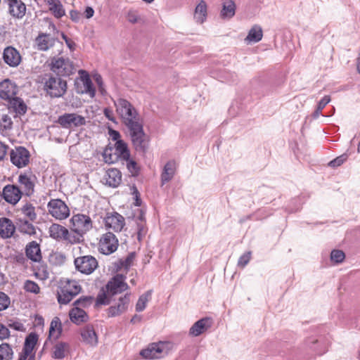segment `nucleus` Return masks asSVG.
I'll list each match as a JSON object with an SVG mask.
<instances>
[{
  "mask_svg": "<svg viewBox=\"0 0 360 360\" xmlns=\"http://www.w3.org/2000/svg\"><path fill=\"white\" fill-rule=\"evenodd\" d=\"M114 104L127 128L143 122L136 108L127 100L119 98L114 101Z\"/></svg>",
  "mask_w": 360,
  "mask_h": 360,
  "instance_id": "1",
  "label": "nucleus"
},
{
  "mask_svg": "<svg viewBox=\"0 0 360 360\" xmlns=\"http://www.w3.org/2000/svg\"><path fill=\"white\" fill-rule=\"evenodd\" d=\"M132 145L139 153L145 155L149 148L150 137L143 129V122L127 128Z\"/></svg>",
  "mask_w": 360,
  "mask_h": 360,
  "instance_id": "2",
  "label": "nucleus"
},
{
  "mask_svg": "<svg viewBox=\"0 0 360 360\" xmlns=\"http://www.w3.org/2000/svg\"><path fill=\"white\" fill-rule=\"evenodd\" d=\"M68 89L67 82L52 74H46L44 77V90L52 98L63 97Z\"/></svg>",
  "mask_w": 360,
  "mask_h": 360,
  "instance_id": "3",
  "label": "nucleus"
},
{
  "mask_svg": "<svg viewBox=\"0 0 360 360\" xmlns=\"http://www.w3.org/2000/svg\"><path fill=\"white\" fill-rule=\"evenodd\" d=\"M50 70L58 77H69L76 69L72 61L68 58L53 57L50 60Z\"/></svg>",
  "mask_w": 360,
  "mask_h": 360,
  "instance_id": "4",
  "label": "nucleus"
},
{
  "mask_svg": "<svg viewBox=\"0 0 360 360\" xmlns=\"http://www.w3.org/2000/svg\"><path fill=\"white\" fill-rule=\"evenodd\" d=\"M71 230L79 234H85L92 228V221L89 216L84 214H74L70 219Z\"/></svg>",
  "mask_w": 360,
  "mask_h": 360,
  "instance_id": "5",
  "label": "nucleus"
},
{
  "mask_svg": "<svg viewBox=\"0 0 360 360\" xmlns=\"http://www.w3.org/2000/svg\"><path fill=\"white\" fill-rule=\"evenodd\" d=\"M56 123L64 129H72L86 125L84 117L77 113H64L58 117Z\"/></svg>",
  "mask_w": 360,
  "mask_h": 360,
  "instance_id": "6",
  "label": "nucleus"
},
{
  "mask_svg": "<svg viewBox=\"0 0 360 360\" xmlns=\"http://www.w3.org/2000/svg\"><path fill=\"white\" fill-rule=\"evenodd\" d=\"M47 207L49 214L56 219H65L70 215L68 207L60 199H51L48 202Z\"/></svg>",
  "mask_w": 360,
  "mask_h": 360,
  "instance_id": "7",
  "label": "nucleus"
},
{
  "mask_svg": "<svg viewBox=\"0 0 360 360\" xmlns=\"http://www.w3.org/2000/svg\"><path fill=\"white\" fill-rule=\"evenodd\" d=\"M119 245L118 239L111 232L103 234L98 243V250L101 253L109 255L115 252Z\"/></svg>",
  "mask_w": 360,
  "mask_h": 360,
  "instance_id": "8",
  "label": "nucleus"
},
{
  "mask_svg": "<svg viewBox=\"0 0 360 360\" xmlns=\"http://www.w3.org/2000/svg\"><path fill=\"white\" fill-rule=\"evenodd\" d=\"M30 158V151L24 146H16L10 152L11 162L18 168L26 167Z\"/></svg>",
  "mask_w": 360,
  "mask_h": 360,
  "instance_id": "9",
  "label": "nucleus"
},
{
  "mask_svg": "<svg viewBox=\"0 0 360 360\" xmlns=\"http://www.w3.org/2000/svg\"><path fill=\"white\" fill-rule=\"evenodd\" d=\"M126 276L117 274L114 276L105 285L108 292L112 297L120 294L129 289L128 284L125 282Z\"/></svg>",
  "mask_w": 360,
  "mask_h": 360,
  "instance_id": "10",
  "label": "nucleus"
},
{
  "mask_svg": "<svg viewBox=\"0 0 360 360\" xmlns=\"http://www.w3.org/2000/svg\"><path fill=\"white\" fill-rule=\"evenodd\" d=\"M75 268L82 274H90L98 266V262L91 255L79 257L74 261Z\"/></svg>",
  "mask_w": 360,
  "mask_h": 360,
  "instance_id": "11",
  "label": "nucleus"
},
{
  "mask_svg": "<svg viewBox=\"0 0 360 360\" xmlns=\"http://www.w3.org/2000/svg\"><path fill=\"white\" fill-rule=\"evenodd\" d=\"M167 345L164 342L152 343L146 349H142L140 355L146 359H160L167 354L165 351Z\"/></svg>",
  "mask_w": 360,
  "mask_h": 360,
  "instance_id": "12",
  "label": "nucleus"
},
{
  "mask_svg": "<svg viewBox=\"0 0 360 360\" xmlns=\"http://www.w3.org/2000/svg\"><path fill=\"white\" fill-rule=\"evenodd\" d=\"M131 293H126L123 296L120 297L118 302L111 305L108 309L107 313L108 317H115L124 313L129 307L130 302Z\"/></svg>",
  "mask_w": 360,
  "mask_h": 360,
  "instance_id": "13",
  "label": "nucleus"
},
{
  "mask_svg": "<svg viewBox=\"0 0 360 360\" xmlns=\"http://www.w3.org/2000/svg\"><path fill=\"white\" fill-rule=\"evenodd\" d=\"M22 195L21 190L14 184H8L2 190L3 199L11 205H16Z\"/></svg>",
  "mask_w": 360,
  "mask_h": 360,
  "instance_id": "14",
  "label": "nucleus"
},
{
  "mask_svg": "<svg viewBox=\"0 0 360 360\" xmlns=\"http://www.w3.org/2000/svg\"><path fill=\"white\" fill-rule=\"evenodd\" d=\"M105 225L115 231H121L125 223L124 218L117 212L108 214L105 218Z\"/></svg>",
  "mask_w": 360,
  "mask_h": 360,
  "instance_id": "15",
  "label": "nucleus"
},
{
  "mask_svg": "<svg viewBox=\"0 0 360 360\" xmlns=\"http://www.w3.org/2000/svg\"><path fill=\"white\" fill-rule=\"evenodd\" d=\"M82 340L91 347H96L98 344V336L93 326L88 324L81 329Z\"/></svg>",
  "mask_w": 360,
  "mask_h": 360,
  "instance_id": "16",
  "label": "nucleus"
},
{
  "mask_svg": "<svg viewBox=\"0 0 360 360\" xmlns=\"http://www.w3.org/2000/svg\"><path fill=\"white\" fill-rule=\"evenodd\" d=\"M122 181V174L120 170L111 168L106 171L103 182L112 188L117 187Z\"/></svg>",
  "mask_w": 360,
  "mask_h": 360,
  "instance_id": "17",
  "label": "nucleus"
},
{
  "mask_svg": "<svg viewBox=\"0 0 360 360\" xmlns=\"http://www.w3.org/2000/svg\"><path fill=\"white\" fill-rule=\"evenodd\" d=\"M4 62L11 67H16L21 60V56L19 52L12 46L6 47L3 53Z\"/></svg>",
  "mask_w": 360,
  "mask_h": 360,
  "instance_id": "18",
  "label": "nucleus"
},
{
  "mask_svg": "<svg viewBox=\"0 0 360 360\" xmlns=\"http://www.w3.org/2000/svg\"><path fill=\"white\" fill-rule=\"evenodd\" d=\"M16 94V86L9 79H5L0 82V98L10 101Z\"/></svg>",
  "mask_w": 360,
  "mask_h": 360,
  "instance_id": "19",
  "label": "nucleus"
},
{
  "mask_svg": "<svg viewBox=\"0 0 360 360\" xmlns=\"http://www.w3.org/2000/svg\"><path fill=\"white\" fill-rule=\"evenodd\" d=\"M56 39L49 34L39 33L35 39L37 48L39 51H46L54 46Z\"/></svg>",
  "mask_w": 360,
  "mask_h": 360,
  "instance_id": "20",
  "label": "nucleus"
},
{
  "mask_svg": "<svg viewBox=\"0 0 360 360\" xmlns=\"http://www.w3.org/2000/svg\"><path fill=\"white\" fill-rule=\"evenodd\" d=\"M211 320L210 318H202L197 321L190 328L189 335L197 337L205 332L211 327Z\"/></svg>",
  "mask_w": 360,
  "mask_h": 360,
  "instance_id": "21",
  "label": "nucleus"
},
{
  "mask_svg": "<svg viewBox=\"0 0 360 360\" xmlns=\"http://www.w3.org/2000/svg\"><path fill=\"white\" fill-rule=\"evenodd\" d=\"M15 231V226L13 221L6 217L0 218V237L10 238Z\"/></svg>",
  "mask_w": 360,
  "mask_h": 360,
  "instance_id": "22",
  "label": "nucleus"
},
{
  "mask_svg": "<svg viewBox=\"0 0 360 360\" xmlns=\"http://www.w3.org/2000/svg\"><path fill=\"white\" fill-rule=\"evenodd\" d=\"M9 13L14 18L21 19L26 12V6L21 0H14L8 4Z\"/></svg>",
  "mask_w": 360,
  "mask_h": 360,
  "instance_id": "23",
  "label": "nucleus"
},
{
  "mask_svg": "<svg viewBox=\"0 0 360 360\" xmlns=\"http://www.w3.org/2000/svg\"><path fill=\"white\" fill-rule=\"evenodd\" d=\"M25 254L34 262H39L42 258L40 245L36 241H32L26 245Z\"/></svg>",
  "mask_w": 360,
  "mask_h": 360,
  "instance_id": "24",
  "label": "nucleus"
},
{
  "mask_svg": "<svg viewBox=\"0 0 360 360\" xmlns=\"http://www.w3.org/2000/svg\"><path fill=\"white\" fill-rule=\"evenodd\" d=\"M176 170V163L174 160L168 161L164 166L162 172L161 174V184L162 185L171 181L174 174Z\"/></svg>",
  "mask_w": 360,
  "mask_h": 360,
  "instance_id": "25",
  "label": "nucleus"
},
{
  "mask_svg": "<svg viewBox=\"0 0 360 360\" xmlns=\"http://www.w3.org/2000/svg\"><path fill=\"white\" fill-rule=\"evenodd\" d=\"M79 73L81 75V80L83 82L84 90L82 93L88 94L91 98L95 96L96 90L94 87L93 82L89 77L88 72L85 70H80Z\"/></svg>",
  "mask_w": 360,
  "mask_h": 360,
  "instance_id": "26",
  "label": "nucleus"
},
{
  "mask_svg": "<svg viewBox=\"0 0 360 360\" xmlns=\"http://www.w3.org/2000/svg\"><path fill=\"white\" fill-rule=\"evenodd\" d=\"M71 321L77 325L86 322L88 319V315L84 310L78 307L72 309L69 312Z\"/></svg>",
  "mask_w": 360,
  "mask_h": 360,
  "instance_id": "27",
  "label": "nucleus"
},
{
  "mask_svg": "<svg viewBox=\"0 0 360 360\" xmlns=\"http://www.w3.org/2000/svg\"><path fill=\"white\" fill-rule=\"evenodd\" d=\"M8 107L20 115H25L27 110V107L23 100L16 96L8 101Z\"/></svg>",
  "mask_w": 360,
  "mask_h": 360,
  "instance_id": "28",
  "label": "nucleus"
},
{
  "mask_svg": "<svg viewBox=\"0 0 360 360\" xmlns=\"http://www.w3.org/2000/svg\"><path fill=\"white\" fill-rule=\"evenodd\" d=\"M50 236L56 240H63L68 234V229L62 225L53 224L49 229Z\"/></svg>",
  "mask_w": 360,
  "mask_h": 360,
  "instance_id": "29",
  "label": "nucleus"
},
{
  "mask_svg": "<svg viewBox=\"0 0 360 360\" xmlns=\"http://www.w3.org/2000/svg\"><path fill=\"white\" fill-rule=\"evenodd\" d=\"M49 6V11L55 18H60L65 15V9L60 0H44Z\"/></svg>",
  "mask_w": 360,
  "mask_h": 360,
  "instance_id": "30",
  "label": "nucleus"
},
{
  "mask_svg": "<svg viewBox=\"0 0 360 360\" xmlns=\"http://www.w3.org/2000/svg\"><path fill=\"white\" fill-rule=\"evenodd\" d=\"M207 14V4L205 1L201 0L196 6L194 12V19L198 23H203Z\"/></svg>",
  "mask_w": 360,
  "mask_h": 360,
  "instance_id": "31",
  "label": "nucleus"
},
{
  "mask_svg": "<svg viewBox=\"0 0 360 360\" xmlns=\"http://www.w3.org/2000/svg\"><path fill=\"white\" fill-rule=\"evenodd\" d=\"M236 13V4L232 0H226L222 5L220 15L222 18H231Z\"/></svg>",
  "mask_w": 360,
  "mask_h": 360,
  "instance_id": "32",
  "label": "nucleus"
},
{
  "mask_svg": "<svg viewBox=\"0 0 360 360\" xmlns=\"http://www.w3.org/2000/svg\"><path fill=\"white\" fill-rule=\"evenodd\" d=\"M61 333L62 326L60 320L58 317H55L51 322L49 338H53L56 340L60 336Z\"/></svg>",
  "mask_w": 360,
  "mask_h": 360,
  "instance_id": "33",
  "label": "nucleus"
},
{
  "mask_svg": "<svg viewBox=\"0 0 360 360\" xmlns=\"http://www.w3.org/2000/svg\"><path fill=\"white\" fill-rule=\"evenodd\" d=\"M263 36L262 29L259 25H255L250 30L248 36L245 38V41L249 42H258L262 40Z\"/></svg>",
  "mask_w": 360,
  "mask_h": 360,
  "instance_id": "34",
  "label": "nucleus"
},
{
  "mask_svg": "<svg viewBox=\"0 0 360 360\" xmlns=\"http://www.w3.org/2000/svg\"><path fill=\"white\" fill-rule=\"evenodd\" d=\"M115 150L118 157H120L122 159L127 160L130 158V152L128 146L123 140L116 141Z\"/></svg>",
  "mask_w": 360,
  "mask_h": 360,
  "instance_id": "35",
  "label": "nucleus"
},
{
  "mask_svg": "<svg viewBox=\"0 0 360 360\" xmlns=\"http://www.w3.org/2000/svg\"><path fill=\"white\" fill-rule=\"evenodd\" d=\"M69 345L64 342H60L53 347L52 357L56 359H63L66 356V350Z\"/></svg>",
  "mask_w": 360,
  "mask_h": 360,
  "instance_id": "36",
  "label": "nucleus"
},
{
  "mask_svg": "<svg viewBox=\"0 0 360 360\" xmlns=\"http://www.w3.org/2000/svg\"><path fill=\"white\" fill-rule=\"evenodd\" d=\"M38 341V335L36 333H30L25 338L23 351L30 354L33 353L32 351Z\"/></svg>",
  "mask_w": 360,
  "mask_h": 360,
  "instance_id": "37",
  "label": "nucleus"
},
{
  "mask_svg": "<svg viewBox=\"0 0 360 360\" xmlns=\"http://www.w3.org/2000/svg\"><path fill=\"white\" fill-rule=\"evenodd\" d=\"M77 294L72 291H68L67 288H60L59 292H58V302L61 304H68Z\"/></svg>",
  "mask_w": 360,
  "mask_h": 360,
  "instance_id": "38",
  "label": "nucleus"
},
{
  "mask_svg": "<svg viewBox=\"0 0 360 360\" xmlns=\"http://www.w3.org/2000/svg\"><path fill=\"white\" fill-rule=\"evenodd\" d=\"M18 231L23 234L33 236L36 234L34 226L26 219H20L18 224Z\"/></svg>",
  "mask_w": 360,
  "mask_h": 360,
  "instance_id": "39",
  "label": "nucleus"
},
{
  "mask_svg": "<svg viewBox=\"0 0 360 360\" xmlns=\"http://www.w3.org/2000/svg\"><path fill=\"white\" fill-rule=\"evenodd\" d=\"M152 292V290H149L139 296L136 304V311L141 312L146 309L147 303L151 299Z\"/></svg>",
  "mask_w": 360,
  "mask_h": 360,
  "instance_id": "40",
  "label": "nucleus"
},
{
  "mask_svg": "<svg viewBox=\"0 0 360 360\" xmlns=\"http://www.w3.org/2000/svg\"><path fill=\"white\" fill-rule=\"evenodd\" d=\"M18 182L24 186L25 192L27 195L29 196L33 193L34 184L26 174H20L18 176Z\"/></svg>",
  "mask_w": 360,
  "mask_h": 360,
  "instance_id": "41",
  "label": "nucleus"
},
{
  "mask_svg": "<svg viewBox=\"0 0 360 360\" xmlns=\"http://www.w3.org/2000/svg\"><path fill=\"white\" fill-rule=\"evenodd\" d=\"M113 148L112 146H106L102 153L104 162L108 164H113L118 160V155L116 153H113Z\"/></svg>",
  "mask_w": 360,
  "mask_h": 360,
  "instance_id": "42",
  "label": "nucleus"
},
{
  "mask_svg": "<svg viewBox=\"0 0 360 360\" xmlns=\"http://www.w3.org/2000/svg\"><path fill=\"white\" fill-rule=\"evenodd\" d=\"M112 301V295L108 292V290L102 288L96 297V304L108 305Z\"/></svg>",
  "mask_w": 360,
  "mask_h": 360,
  "instance_id": "43",
  "label": "nucleus"
},
{
  "mask_svg": "<svg viewBox=\"0 0 360 360\" xmlns=\"http://www.w3.org/2000/svg\"><path fill=\"white\" fill-rule=\"evenodd\" d=\"M13 349L7 343L0 345V360H11L13 357Z\"/></svg>",
  "mask_w": 360,
  "mask_h": 360,
  "instance_id": "44",
  "label": "nucleus"
},
{
  "mask_svg": "<svg viewBox=\"0 0 360 360\" xmlns=\"http://www.w3.org/2000/svg\"><path fill=\"white\" fill-rule=\"evenodd\" d=\"M83 236L84 234L76 233L72 230L71 232H70L68 230V234L65 236L63 240L70 244L80 243L83 241Z\"/></svg>",
  "mask_w": 360,
  "mask_h": 360,
  "instance_id": "45",
  "label": "nucleus"
},
{
  "mask_svg": "<svg viewBox=\"0 0 360 360\" xmlns=\"http://www.w3.org/2000/svg\"><path fill=\"white\" fill-rule=\"evenodd\" d=\"M127 20L131 24H136L138 22H143L142 18L139 15L138 11L135 9H129L126 15Z\"/></svg>",
  "mask_w": 360,
  "mask_h": 360,
  "instance_id": "46",
  "label": "nucleus"
},
{
  "mask_svg": "<svg viewBox=\"0 0 360 360\" xmlns=\"http://www.w3.org/2000/svg\"><path fill=\"white\" fill-rule=\"evenodd\" d=\"M330 101V98L329 96H325L322 98L320 101L318 103L317 108L316 110L313 113V117L314 118L319 117V116L321 113V110L325 108V106Z\"/></svg>",
  "mask_w": 360,
  "mask_h": 360,
  "instance_id": "47",
  "label": "nucleus"
},
{
  "mask_svg": "<svg viewBox=\"0 0 360 360\" xmlns=\"http://www.w3.org/2000/svg\"><path fill=\"white\" fill-rule=\"evenodd\" d=\"M127 161V168L133 176H136L139 174L140 168L138 166L136 161L134 160L129 159L125 160Z\"/></svg>",
  "mask_w": 360,
  "mask_h": 360,
  "instance_id": "48",
  "label": "nucleus"
},
{
  "mask_svg": "<svg viewBox=\"0 0 360 360\" xmlns=\"http://www.w3.org/2000/svg\"><path fill=\"white\" fill-rule=\"evenodd\" d=\"M23 214L27 217L31 221H34L37 218L34 211V207L32 204L27 203L22 207Z\"/></svg>",
  "mask_w": 360,
  "mask_h": 360,
  "instance_id": "49",
  "label": "nucleus"
},
{
  "mask_svg": "<svg viewBox=\"0 0 360 360\" xmlns=\"http://www.w3.org/2000/svg\"><path fill=\"white\" fill-rule=\"evenodd\" d=\"M24 289L27 292L34 293V294H38L40 291V288H39V285L37 283H35L34 281H32L30 280H27L25 282Z\"/></svg>",
  "mask_w": 360,
  "mask_h": 360,
  "instance_id": "50",
  "label": "nucleus"
},
{
  "mask_svg": "<svg viewBox=\"0 0 360 360\" xmlns=\"http://www.w3.org/2000/svg\"><path fill=\"white\" fill-rule=\"evenodd\" d=\"M135 257V252H129L126 258L120 260V264L123 268L128 269L132 265Z\"/></svg>",
  "mask_w": 360,
  "mask_h": 360,
  "instance_id": "51",
  "label": "nucleus"
},
{
  "mask_svg": "<svg viewBox=\"0 0 360 360\" xmlns=\"http://www.w3.org/2000/svg\"><path fill=\"white\" fill-rule=\"evenodd\" d=\"M93 300L94 297L92 296H82L74 302V305L75 307H87L91 304Z\"/></svg>",
  "mask_w": 360,
  "mask_h": 360,
  "instance_id": "52",
  "label": "nucleus"
},
{
  "mask_svg": "<svg viewBox=\"0 0 360 360\" xmlns=\"http://www.w3.org/2000/svg\"><path fill=\"white\" fill-rule=\"evenodd\" d=\"M345 255L342 250H333L330 253V259L335 263H341L343 262Z\"/></svg>",
  "mask_w": 360,
  "mask_h": 360,
  "instance_id": "53",
  "label": "nucleus"
},
{
  "mask_svg": "<svg viewBox=\"0 0 360 360\" xmlns=\"http://www.w3.org/2000/svg\"><path fill=\"white\" fill-rule=\"evenodd\" d=\"M63 287L67 288L68 291H72L77 295L80 292L82 289L80 285L76 281H68Z\"/></svg>",
  "mask_w": 360,
  "mask_h": 360,
  "instance_id": "54",
  "label": "nucleus"
},
{
  "mask_svg": "<svg viewBox=\"0 0 360 360\" xmlns=\"http://www.w3.org/2000/svg\"><path fill=\"white\" fill-rule=\"evenodd\" d=\"M11 304V299L5 292L0 291V311L8 308Z\"/></svg>",
  "mask_w": 360,
  "mask_h": 360,
  "instance_id": "55",
  "label": "nucleus"
},
{
  "mask_svg": "<svg viewBox=\"0 0 360 360\" xmlns=\"http://www.w3.org/2000/svg\"><path fill=\"white\" fill-rule=\"evenodd\" d=\"M348 158V155L347 153H343L342 155L337 157L334 160H331L328 163V166L331 167H337L342 165Z\"/></svg>",
  "mask_w": 360,
  "mask_h": 360,
  "instance_id": "56",
  "label": "nucleus"
},
{
  "mask_svg": "<svg viewBox=\"0 0 360 360\" xmlns=\"http://www.w3.org/2000/svg\"><path fill=\"white\" fill-rule=\"evenodd\" d=\"M251 258V252H248L241 255L238 261V266L240 267L245 266L250 262Z\"/></svg>",
  "mask_w": 360,
  "mask_h": 360,
  "instance_id": "57",
  "label": "nucleus"
},
{
  "mask_svg": "<svg viewBox=\"0 0 360 360\" xmlns=\"http://www.w3.org/2000/svg\"><path fill=\"white\" fill-rule=\"evenodd\" d=\"M60 35L63 39L65 41V44L70 49V50L72 51H74L76 46V44L75 43V41L69 37H68V36L63 32H61Z\"/></svg>",
  "mask_w": 360,
  "mask_h": 360,
  "instance_id": "58",
  "label": "nucleus"
},
{
  "mask_svg": "<svg viewBox=\"0 0 360 360\" xmlns=\"http://www.w3.org/2000/svg\"><path fill=\"white\" fill-rule=\"evenodd\" d=\"M10 331L4 324L0 323V340L9 338Z\"/></svg>",
  "mask_w": 360,
  "mask_h": 360,
  "instance_id": "59",
  "label": "nucleus"
},
{
  "mask_svg": "<svg viewBox=\"0 0 360 360\" xmlns=\"http://www.w3.org/2000/svg\"><path fill=\"white\" fill-rule=\"evenodd\" d=\"M132 194L134 195V205L136 207L141 206L142 201L140 198V193L136 186H133Z\"/></svg>",
  "mask_w": 360,
  "mask_h": 360,
  "instance_id": "60",
  "label": "nucleus"
},
{
  "mask_svg": "<svg viewBox=\"0 0 360 360\" xmlns=\"http://www.w3.org/2000/svg\"><path fill=\"white\" fill-rule=\"evenodd\" d=\"M146 233L144 223H139L137 221V238L139 240H141L142 236Z\"/></svg>",
  "mask_w": 360,
  "mask_h": 360,
  "instance_id": "61",
  "label": "nucleus"
},
{
  "mask_svg": "<svg viewBox=\"0 0 360 360\" xmlns=\"http://www.w3.org/2000/svg\"><path fill=\"white\" fill-rule=\"evenodd\" d=\"M82 14L75 10H72L70 12V18L75 22H79L81 20Z\"/></svg>",
  "mask_w": 360,
  "mask_h": 360,
  "instance_id": "62",
  "label": "nucleus"
},
{
  "mask_svg": "<svg viewBox=\"0 0 360 360\" xmlns=\"http://www.w3.org/2000/svg\"><path fill=\"white\" fill-rule=\"evenodd\" d=\"M138 215L137 216H134V217H136V222H139V223H143L144 221H145V212L143 210L141 209H138Z\"/></svg>",
  "mask_w": 360,
  "mask_h": 360,
  "instance_id": "63",
  "label": "nucleus"
},
{
  "mask_svg": "<svg viewBox=\"0 0 360 360\" xmlns=\"http://www.w3.org/2000/svg\"><path fill=\"white\" fill-rule=\"evenodd\" d=\"M9 326L12 328H13V329H15V330H18V331H22L24 329L23 324L22 323H20V322H18V321H15L13 323H11Z\"/></svg>",
  "mask_w": 360,
  "mask_h": 360,
  "instance_id": "64",
  "label": "nucleus"
}]
</instances>
